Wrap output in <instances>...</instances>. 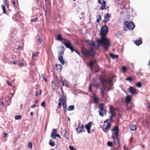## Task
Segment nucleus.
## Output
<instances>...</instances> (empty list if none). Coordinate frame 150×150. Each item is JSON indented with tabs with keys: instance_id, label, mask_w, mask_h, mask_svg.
<instances>
[{
	"instance_id": "18",
	"label": "nucleus",
	"mask_w": 150,
	"mask_h": 150,
	"mask_svg": "<svg viewBox=\"0 0 150 150\" xmlns=\"http://www.w3.org/2000/svg\"><path fill=\"white\" fill-rule=\"evenodd\" d=\"M66 100H64L63 101L62 104V106L63 108V109L64 111V112L66 113L67 111V106H66V104L65 102Z\"/></svg>"
},
{
	"instance_id": "15",
	"label": "nucleus",
	"mask_w": 150,
	"mask_h": 150,
	"mask_svg": "<svg viewBox=\"0 0 150 150\" xmlns=\"http://www.w3.org/2000/svg\"><path fill=\"white\" fill-rule=\"evenodd\" d=\"M61 133L62 135H63L64 137L67 139H68V138H67V135L66 134V129H62L61 132Z\"/></svg>"
},
{
	"instance_id": "64",
	"label": "nucleus",
	"mask_w": 150,
	"mask_h": 150,
	"mask_svg": "<svg viewBox=\"0 0 150 150\" xmlns=\"http://www.w3.org/2000/svg\"><path fill=\"white\" fill-rule=\"evenodd\" d=\"M13 5H14V6H15V1H14V0H13Z\"/></svg>"
},
{
	"instance_id": "7",
	"label": "nucleus",
	"mask_w": 150,
	"mask_h": 150,
	"mask_svg": "<svg viewBox=\"0 0 150 150\" xmlns=\"http://www.w3.org/2000/svg\"><path fill=\"white\" fill-rule=\"evenodd\" d=\"M67 97L64 95H63V96H61L59 99L58 104V108L60 109L62 106L61 103L63 102L64 100L66 101Z\"/></svg>"
},
{
	"instance_id": "32",
	"label": "nucleus",
	"mask_w": 150,
	"mask_h": 150,
	"mask_svg": "<svg viewBox=\"0 0 150 150\" xmlns=\"http://www.w3.org/2000/svg\"><path fill=\"white\" fill-rule=\"evenodd\" d=\"M127 69V68L125 66H122V71L125 72Z\"/></svg>"
},
{
	"instance_id": "38",
	"label": "nucleus",
	"mask_w": 150,
	"mask_h": 150,
	"mask_svg": "<svg viewBox=\"0 0 150 150\" xmlns=\"http://www.w3.org/2000/svg\"><path fill=\"white\" fill-rule=\"evenodd\" d=\"M93 100L95 103H98L99 101V100L98 98L95 97H93Z\"/></svg>"
},
{
	"instance_id": "28",
	"label": "nucleus",
	"mask_w": 150,
	"mask_h": 150,
	"mask_svg": "<svg viewBox=\"0 0 150 150\" xmlns=\"http://www.w3.org/2000/svg\"><path fill=\"white\" fill-rule=\"evenodd\" d=\"M136 86L139 88H140L142 86V84L140 82L138 81L137 83Z\"/></svg>"
},
{
	"instance_id": "60",
	"label": "nucleus",
	"mask_w": 150,
	"mask_h": 150,
	"mask_svg": "<svg viewBox=\"0 0 150 150\" xmlns=\"http://www.w3.org/2000/svg\"><path fill=\"white\" fill-rule=\"evenodd\" d=\"M112 59L117 58L118 57H111Z\"/></svg>"
},
{
	"instance_id": "3",
	"label": "nucleus",
	"mask_w": 150,
	"mask_h": 150,
	"mask_svg": "<svg viewBox=\"0 0 150 150\" xmlns=\"http://www.w3.org/2000/svg\"><path fill=\"white\" fill-rule=\"evenodd\" d=\"M62 43L67 48L70 49L72 52H73L74 51H75L76 53H78L72 47V44L70 40L67 39L66 38L64 40V41H62Z\"/></svg>"
},
{
	"instance_id": "58",
	"label": "nucleus",
	"mask_w": 150,
	"mask_h": 150,
	"mask_svg": "<svg viewBox=\"0 0 150 150\" xmlns=\"http://www.w3.org/2000/svg\"><path fill=\"white\" fill-rule=\"evenodd\" d=\"M0 105H2V106H4V102H2L1 103V104H0Z\"/></svg>"
},
{
	"instance_id": "34",
	"label": "nucleus",
	"mask_w": 150,
	"mask_h": 150,
	"mask_svg": "<svg viewBox=\"0 0 150 150\" xmlns=\"http://www.w3.org/2000/svg\"><path fill=\"white\" fill-rule=\"evenodd\" d=\"M56 133H52L51 134V137L53 139H55L56 138Z\"/></svg>"
},
{
	"instance_id": "23",
	"label": "nucleus",
	"mask_w": 150,
	"mask_h": 150,
	"mask_svg": "<svg viewBox=\"0 0 150 150\" xmlns=\"http://www.w3.org/2000/svg\"><path fill=\"white\" fill-rule=\"evenodd\" d=\"M110 107V111L109 113L111 114L113 113L112 112L114 111L115 110V108L112 105H109Z\"/></svg>"
},
{
	"instance_id": "40",
	"label": "nucleus",
	"mask_w": 150,
	"mask_h": 150,
	"mask_svg": "<svg viewBox=\"0 0 150 150\" xmlns=\"http://www.w3.org/2000/svg\"><path fill=\"white\" fill-rule=\"evenodd\" d=\"M69 148L70 150H76V149L72 146H69Z\"/></svg>"
},
{
	"instance_id": "29",
	"label": "nucleus",
	"mask_w": 150,
	"mask_h": 150,
	"mask_svg": "<svg viewBox=\"0 0 150 150\" xmlns=\"http://www.w3.org/2000/svg\"><path fill=\"white\" fill-rule=\"evenodd\" d=\"M1 7L3 9V13H6V11L5 6L3 4L1 5Z\"/></svg>"
},
{
	"instance_id": "26",
	"label": "nucleus",
	"mask_w": 150,
	"mask_h": 150,
	"mask_svg": "<svg viewBox=\"0 0 150 150\" xmlns=\"http://www.w3.org/2000/svg\"><path fill=\"white\" fill-rule=\"evenodd\" d=\"M65 48L64 47H62L61 50H60V52H59V54H60L59 56H62V55L63 54L64 51V50Z\"/></svg>"
},
{
	"instance_id": "39",
	"label": "nucleus",
	"mask_w": 150,
	"mask_h": 150,
	"mask_svg": "<svg viewBox=\"0 0 150 150\" xmlns=\"http://www.w3.org/2000/svg\"><path fill=\"white\" fill-rule=\"evenodd\" d=\"M112 145V143L111 142L108 141L107 143V145L109 146H111Z\"/></svg>"
},
{
	"instance_id": "44",
	"label": "nucleus",
	"mask_w": 150,
	"mask_h": 150,
	"mask_svg": "<svg viewBox=\"0 0 150 150\" xmlns=\"http://www.w3.org/2000/svg\"><path fill=\"white\" fill-rule=\"evenodd\" d=\"M42 40V36H40L38 39V41L40 43H41Z\"/></svg>"
},
{
	"instance_id": "14",
	"label": "nucleus",
	"mask_w": 150,
	"mask_h": 150,
	"mask_svg": "<svg viewBox=\"0 0 150 150\" xmlns=\"http://www.w3.org/2000/svg\"><path fill=\"white\" fill-rule=\"evenodd\" d=\"M110 15L108 13H107L105 15L104 19L103 22L104 23H106L109 21Z\"/></svg>"
},
{
	"instance_id": "55",
	"label": "nucleus",
	"mask_w": 150,
	"mask_h": 150,
	"mask_svg": "<svg viewBox=\"0 0 150 150\" xmlns=\"http://www.w3.org/2000/svg\"><path fill=\"white\" fill-rule=\"evenodd\" d=\"M3 134L4 135V137H6L8 135V134L5 133H3Z\"/></svg>"
},
{
	"instance_id": "19",
	"label": "nucleus",
	"mask_w": 150,
	"mask_h": 150,
	"mask_svg": "<svg viewBox=\"0 0 150 150\" xmlns=\"http://www.w3.org/2000/svg\"><path fill=\"white\" fill-rule=\"evenodd\" d=\"M65 39L66 38H62L61 35L60 34H59L57 37V39L61 41H64V40H65Z\"/></svg>"
},
{
	"instance_id": "62",
	"label": "nucleus",
	"mask_w": 150,
	"mask_h": 150,
	"mask_svg": "<svg viewBox=\"0 0 150 150\" xmlns=\"http://www.w3.org/2000/svg\"><path fill=\"white\" fill-rule=\"evenodd\" d=\"M108 121V119H107L106 120L104 121V124H105V123H106V122H107V121Z\"/></svg>"
},
{
	"instance_id": "9",
	"label": "nucleus",
	"mask_w": 150,
	"mask_h": 150,
	"mask_svg": "<svg viewBox=\"0 0 150 150\" xmlns=\"http://www.w3.org/2000/svg\"><path fill=\"white\" fill-rule=\"evenodd\" d=\"M98 2L99 4H101V9L103 10L104 9L105 7V1H104V0H98Z\"/></svg>"
},
{
	"instance_id": "42",
	"label": "nucleus",
	"mask_w": 150,
	"mask_h": 150,
	"mask_svg": "<svg viewBox=\"0 0 150 150\" xmlns=\"http://www.w3.org/2000/svg\"><path fill=\"white\" fill-rule=\"evenodd\" d=\"M110 114H111V116L110 117L109 120L110 121H111V120H112L113 117L114 115L113 113H111Z\"/></svg>"
},
{
	"instance_id": "43",
	"label": "nucleus",
	"mask_w": 150,
	"mask_h": 150,
	"mask_svg": "<svg viewBox=\"0 0 150 150\" xmlns=\"http://www.w3.org/2000/svg\"><path fill=\"white\" fill-rule=\"evenodd\" d=\"M89 91L90 92H91L92 91V86L91 85H90L89 86Z\"/></svg>"
},
{
	"instance_id": "41",
	"label": "nucleus",
	"mask_w": 150,
	"mask_h": 150,
	"mask_svg": "<svg viewBox=\"0 0 150 150\" xmlns=\"http://www.w3.org/2000/svg\"><path fill=\"white\" fill-rule=\"evenodd\" d=\"M115 139L117 140V143L118 144H120V139L119 137H117V136H116V138H115Z\"/></svg>"
},
{
	"instance_id": "50",
	"label": "nucleus",
	"mask_w": 150,
	"mask_h": 150,
	"mask_svg": "<svg viewBox=\"0 0 150 150\" xmlns=\"http://www.w3.org/2000/svg\"><path fill=\"white\" fill-rule=\"evenodd\" d=\"M41 90H40V91L39 93H38V92L37 91L36 92V96H37L38 95H39L40 94V92H41Z\"/></svg>"
},
{
	"instance_id": "13",
	"label": "nucleus",
	"mask_w": 150,
	"mask_h": 150,
	"mask_svg": "<svg viewBox=\"0 0 150 150\" xmlns=\"http://www.w3.org/2000/svg\"><path fill=\"white\" fill-rule=\"evenodd\" d=\"M115 131V136H118V133L119 132V129L118 126H116L114 127L112 129V131Z\"/></svg>"
},
{
	"instance_id": "10",
	"label": "nucleus",
	"mask_w": 150,
	"mask_h": 150,
	"mask_svg": "<svg viewBox=\"0 0 150 150\" xmlns=\"http://www.w3.org/2000/svg\"><path fill=\"white\" fill-rule=\"evenodd\" d=\"M92 125L91 122H90L87 124L85 126L87 130V132L88 133H90L91 128Z\"/></svg>"
},
{
	"instance_id": "21",
	"label": "nucleus",
	"mask_w": 150,
	"mask_h": 150,
	"mask_svg": "<svg viewBox=\"0 0 150 150\" xmlns=\"http://www.w3.org/2000/svg\"><path fill=\"white\" fill-rule=\"evenodd\" d=\"M49 144L50 146H54L55 145L54 141L52 139L50 140Z\"/></svg>"
},
{
	"instance_id": "20",
	"label": "nucleus",
	"mask_w": 150,
	"mask_h": 150,
	"mask_svg": "<svg viewBox=\"0 0 150 150\" xmlns=\"http://www.w3.org/2000/svg\"><path fill=\"white\" fill-rule=\"evenodd\" d=\"M132 98L129 95H127L126 98V102L127 103H129L131 100Z\"/></svg>"
},
{
	"instance_id": "33",
	"label": "nucleus",
	"mask_w": 150,
	"mask_h": 150,
	"mask_svg": "<svg viewBox=\"0 0 150 150\" xmlns=\"http://www.w3.org/2000/svg\"><path fill=\"white\" fill-rule=\"evenodd\" d=\"M28 147L29 149H31L32 148V143L31 142H30L28 144Z\"/></svg>"
},
{
	"instance_id": "35",
	"label": "nucleus",
	"mask_w": 150,
	"mask_h": 150,
	"mask_svg": "<svg viewBox=\"0 0 150 150\" xmlns=\"http://www.w3.org/2000/svg\"><path fill=\"white\" fill-rule=\"evenodd\" d=\"M126 80L128 81H132L133 80L132 78L131 77H128L126 79Z\"/></svg>"
},
{
	"instance_id": "2",
	"label": "nucleus",
	"mask_w": 150,
	"mask_h": 150,
	"mask_svg": "<svg viewBox=\"0 0 150 150\" xmlns=\"http://www.w3.org/2000/svg\"><path fill=\"white\" fill-rule=\"evenodd\" d=\"M100 81L101 82L102 84H103V88H100L101 92V95L103 96L104 94V92L105 90V88L104 86V85H106L108 83L110 86V88L108 89V91L112 90L113 89V87L112 86L113 83H112V79H110L109 80H107L104 78H100Z\"/></svg>"
},
{
	"instance_id": "53",
	"label": "nucleus",
	"mask_w": 150,
	"mask_h": 150,
	"mask_svg": "<svg viewBox=\"0 0 150 150\" xmlns=\"http://www.w3.org/2000/svg\"><path fill=\"white\" fill-rule=\"evenodd\" d=\"M24 66V64L23 63H21V64H19V66H20V67H21V66Z\"/></svg>"
},
{
	"instance_id": "56",
	"label": "nucleus",
	"mask_w": 150,
	"mask_h": 150,
	"mask_svg": "<svg viewBox=\"0 0 150 150\" xmlns=\"http://www.w3.org/2000/svg\"><path fill=\"white\" fill-rule=\"evenodd\" d=\"M55 136H56V137H59V138H60V135H59V134H56Z\"/></svg>"
},
{
	"instance_id": "1",
	"label": "nucleus",
	"mask_w": 150,
	"mask_h": 150,
	"mask_svg": "<svg viewBox=\"0 0 150 150\" xmlns=\"http://www.w3.org/2000/svg\"><path fill=\"white\" fill-rule=\"evenodd\" d=\"M108 27L106 25H104L101 28L100 34V40H97L95 42L91 41L89 44L92 47H98L102 45L103 48L107 50L109 48L110 44L109 39L106 38V35L108 32Z\"/></svg>"
},
{
	"instance_id": "63",
	"label": "nucleus",
	"mask_w": 150,
	"mask_h": 150,
	"mask_svg": "<svg viewBox=\"0 0 150 150\" xmlns=\"http://www.w3.org/2000/svg\"><path fill=\"white\" fill-rule=\"evenodd\" d=\"M38 100H36L35 101V103H36V104L37 103H38Z\"/></svg>"
},
{
	"instance_id": "11",
	"label": "nucleus",
	"mask_w": 150,
	"mask_h": 150,
	"mask_svg": "<svg viewBox=\"0 0 150 150\" xmlns=\"http://www.w3.org/2000/svg\"><path fill=\"white\" fill-rule=\"evenodd\" d=\"M96 63V60L91 61L89 62V64H88V65L90 68V69L92 70L93 69L92 66L93 64Z\"/></svg>"
},
{
	"instance_id": "51",
	"label": "nucleus",
	"mask_w": 150,
	"mask_h": 150,
	"mask_svg": "<svg viewBox=\"0 0 150 150\" xmlns=\"http://www.w3.org/2000/svg\"><path fill=\"white\" fill-rule=\"evenodd\" d=\"M110 56H118V55H114L112 53H110Z\"/></svg>"
},
{
	"instance_id": "45",
	"label": "nucleus",
	"mask_w": 150,
	"mask_h": 150,
	"mask_svg": "<svg viewBox=\"0 0 150 150\" xmlns=\"http://www.w3.org/2000/svg\"><path fill=\"white\" fill-rule=\"evenodd\" d=\"M41 105L43 107H45V103L43 101Z\"/></svg>"
},
{
	"instance_id": "5",
	"label": "nucleus",
	"mask_w": 150,
	"mask_h": 150,
	"mask_svg": "<svg viewBox=\"0 0 150 150\" xmlns=\"http://www.w3.org/2000/svg\"><path fill=\"white\" fill-rule=\"evenodd\" d=\"M104 104L101 103L99 105V107L100 111L99 114L100 116L103 117L104 116L103 114L105 115H106L107 112V110L104 109L103 108Z\"/></svg>"
},
{
	"instance_id": "24",
	"label": "nucleus",
	"mask_w": 150,
	"mask_h": 150,
	"mask_svg": "<svg viewBox=\"0 0 150 150\" xmlns=\"http://www.w3.org/2000/svg\"><path fill=\"white\" fill-rule=\"evenodd\" d=\"M63 57H58V59L61 64L63 65L64 64L65 62L63 58Z\"/></svg>"
},
{
	"instance_id": "30",
	"label": "nucleus",
	"mask_w": 150,
	"mask_h": 150,
	"mask_svg": "<svg viewBox=\"0 0 150 150\" xmlns=\"http://www.w3.org/2000/svg\"><path fill=\"white\" fill-rule=\"evenodd\" d=\"M101 16L99 14L98 15V18L97 20V22L98 23H99L100 21H101Z\"/></svg>"
},
{
	"instance_id": "4",
	"label": "nucleus",
	"mask_w": 150,
	"mask_h": 150,
	"mask_svg": "<svg viewBox=\"0 0 150 150\" xmlns=\"http://www.w3.org/2000/svg\"><path fill=\"white\" fill-rule=\"evenodd\" d=\"M135 26V25L133 22L126 21L124 23L123 28L125 31H127L126 28L128 29L129 30H132L134 28Z\"/></svg>"
},
{
	"instance_id": "25",
	"label": "nucleus",
	"mask_w": 150,
	"mask_h": 150,
	"mask_svg": "<svg viewBox=\"0 0 150 150\" xmlns=\"http://www.w3.org/2000/svg\"><path fill=\"white\" fill-rule=\"evenodd\" d=\"M74 109V105H71L69 106L67 108L68 111H71Z\"/></svg>"
},
{
	"instance_id": "48",
	"label": "nucleus",
	"mask_w": 150,
	"mask_h": 150,
	"mask_svg": "<svg viewBox=\"0 0 150 150\" xmlns=\"http://www.w3.org/2000/svg\"><path fill=\"white\" fill-rule=\"evenodd\" d=\"M37 19V18H33L31 20V21H32V22H33V21H36Z\"/></svg>"
},
{
	"instance_id": "17",
	"label": "nucleus",
	"mask_w": 150,
	"mask_h": 150,
	"mask_svg": "<svg viewBox=\"0 0 150 150\" xmlns=\"http://www.w3.org/2000/svg\"><path fill=\"white\" fill-rule=\"evenodd\" d=\"M134 43L137 46H139L142 43V41L141 40H134Z\"/></svg>"
},
{
	"instance_id": "36",
	"label": "nucleus",
	"mask_w": 150,
	"mask_h": 150,
	"mask_svg": "<svg viewBox=\"0 0 150 150\" xmlns=\"http://www.w3.org/2000/svg\"><path fill=\"white\" fill-rule=\"evenodd\" d=\"M21 118V115H16L15 116V118L16 120H18L20 119Z\"/></svg>"
},
{
	"instance_id": "52",
	"label": "nucleus",
	"mask_w": 150,
	"mask_h": 150,
	"mask_svg": "<svg viewBox=\"0 0 150 150\" xmlns=\"http://www.w3.org/2000/svg\"><path fill=\"white\" fill-rule=\"evenodd\" d=\"M7 83L8 85L11 86V84L10 82L9 81L7 80Z\"/></svg>"
},
{
	"instance_id": "31",
	"label": "nucleus",
	"mask_w": 150,
	"mask_h": 150,
	"mask_svg": "<svg viewBox=\"0 0 150 150\" xmlns=\"http://www.w3.org/2000/svg\"><path fill=\"white\" fill-rule=\"evenodd\" d=\"M40 52H37L36 53L34 52L33 53L32 56H37L39 55Z\"/></svg>"
},
{
	"instance_id": "16",
	"label": "nucleus",
	"mask_w": 150,
	"mask_h": 150,
	"mask_svg": "<svg viewBox=\"0 0 150 150\" xmlns=\"http://www.w3.org/2000/svg\"><path fill=\"white\" fill-rule=\"evenodd\" d=\"M56 67L55 68L56 69L57 71H58L59 72H60L62 70V67L61 65L56 64L55 65Z\"/></svg>"
},
{
	"instance_id": "59",
	"label": "nucleus",
	"mask_w": 150,
	"mask_h": 150,
	"mask_svg": "<svg viewBox=\"0 0 150 150\" xmlns=\"http://www.w3.org/2000/svg\"><path fill=\"white\" fill-rule=\"evenodd\" d=\"M34 115V113L33 112H30V115L31 116H33Z\"/></svg>"
},
{
	"instance_id": "61",
	"label": "nucleus",
	"mask_w": 150,
	"mask_h": 150,
	"mask_svg": "<svg viewBox=\"0 0 150 150\" xmlns=\"http://www.w3.org/2000/svg\"><path fill=\"white\" fill-rule=\"evenodd\" d=\"M132 108V106H130L129 107H128L127 108V109L128 110H130L131 109V108Z\"/></svg>"
},
{
	"instance_id": "27",
	"label": "nucleus",
	"mask_w": 150,
	"mask_h": 150,
	"mask_svg": "<svg viewBox=\"0 0 150 150\" xmlns=\"http://www.w3.org/2000/svg\"><path fill=\"white\" fill-rule=\"evenodd\" d=\"M4 3L6 7L8 8L9 3L8 0H4Z\"/></svg>"
},
{
	"instance_id": "6",
	"label": "nucleus",
	"mask_w": 150,
	"mask_h": 150,
	"mask_svg": "<svg viewBox=\"0 0 150 150\" xmlns=\"http://www.w3.org/2000/svg\"><path fill=\"white\" fill-rule=\"evenodd\" d=\"M111 126L110 123L108 122H107V125H105V124H104L103 125L102 128L103 131L105 132H108Z\"/></svg>"
},
{
	"instance_id": "37",
	"label": "nucleus",
	"mask_w": 150,
	"mask_h": 150,
	"mask_svg": "<svg viewBox=\"0 0 150 150\" xmlns=\"http://www.w3.org/2000/svg\"><path fill=\"white\" fill-rule=\"evenodd\" d=\"M64 86H65L67 88H68L69 87L68 83L65 79L64 80Z\"/></svg>"
},
{
	"instance_id": "22",
	"label": "nucleus",
	"mask_w": 150,
	"mask_h": 150,
	"mask_svg": "<svg viewBox=\"0 0 150 150\" xmlns=\"http://www.w3.org/2000/svg\"><path fill=\"white\" fill-rule=\"evenodd\" d=\"M130 128L131 130L134 131L137 129V126L134 125H130Z\"/></svg>"
},
{
	"instance_id": "8",
	"label": "nucleus",
	"mask_w": 150,
	"mask_h": 150,
	"mask_svg": "<svg viewBox=\"0 0 150 150\" xmlns=\"http://www.w3.org/2000/svg\"><path fill=\"white\" fill-rule=\"evenodd\" d=\"M78 125V127L76 128V129L77 133H80L82 132L83 129L84 128V126L83 125H82L80 127V123H79Z\"/></svg>"
},
{
	"instance_id": "46",
	"label": "nucleus",
	"mask_w": 150,
	"mask_h": 150,
	"mask_svg": "<svg viewBox=\"0 0 150 150\" xmlns=\"http://www.w3.org/2000/svg\"><path fill=\"white\" fill-rule=\"evenodd\" d=\"M19 138L18 137H15L14 139V142L16 143L17 141V139Z\"/></svg>"
},
{
	"instance_id": "47",
	"label": "nucleus",
	"mask_w": 150,
	"mask_h": 150,
	"mask_svg": "<svg viewBox=\"0 0 150 150\" xmlns=\"http://www.w3.org/2000/svg\"><path fill=\"white\" fill-rule=\"evenodd\" d=\"M42 76L43 77V79L45 80V82H46L47 81V79L46 78L44 77L43 75L42 74Z\"/></svg>"
},
{
	"instance_id": "49",
	"label": "nucleus",
	"mask_w": 150,
	"mask_h": 150,
	"mask_svg": "<svg viewBox=\"0 0 150 150\" xmlns=\"http://www.w3.org/2000/svg\"><path fill=\"white\" fill-rule=\"evenodd\" d=\"M52 131L53 132L52 133H54L56 134L57 130L55 129H53L52 130Z\"/></svg>"
},
{
	"instance_id": "12",
	"label": "nucleus",
	"mask_w": 150,
	"mask_h": 150,
	"mask_svg": "<svg viewBox=\"0 0 150 150\" xmlns=\"http://www.w3.org/2000/svg\"><path fill=\"white\" fill-rule=\"evenodd\" d=\"M129 91L132 94H135L137 92L136 90L133 87L130 86L129 88Z\"/></svg>"
},
{
	"instance_id": "57",
	"label": "nucleus",
	"mask_w": 150,
	"mask_h": 150,
	"mask_svg": "<svg viewBox=\"0 0 150 150\" xmlns=\"http://www.w3.org/2000/svg\"><path fill=\"white\" fill-rule=\"evenodd\" d=\"M37 106L35 104H33L32 106H31V107L32 108H34L35 107H36Z\"/></svg>"
},
{
	"instance_id": "54",
	"label": "nucleus",
	"mask_w": 150,
	"mask_h": 150,
	"mask_svg": "<svg viewBox=\"0 0 150 150\" xmlns=\"http://www.w3.org/2000/svg\"><path fill=\"white\" fill-rule=\"evenodd\" d=\"M64 81V80H63L62 78H61V79L59 81V82L61 83H62V82H63Z\"/></svg>"
}]
</instances>
